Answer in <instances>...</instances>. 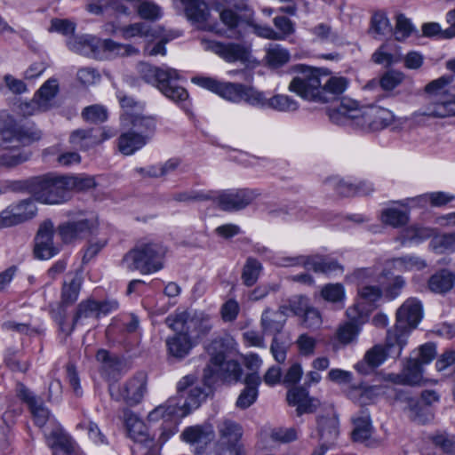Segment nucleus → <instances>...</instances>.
I'll return each mask as SVG.
<instances>
[{
	"label": "nucleus",
	"mask_w": 455,
	"mask_h": 455,
	"mask_svg": "<svg viewBox=\"0 0 455 455\" xmlns=\"http://www.w3.org/2000/svg\"><path fill=\"white\" fill-rule=\"evenodd\" d=\"M36 211L32 200H24L11 205L2 212V228L23 223L35 217Z\"/></svg>",
	"instance_id": "nucleus-20"
},
{
	"label": "nucleus",
	"mask_w": 455,
	"mask_h": 455,
	"mask_svg": "<svg viewBox=\"0 0 455 455\" xmlns=\"http://www.w3.org/2000/svg\"><path fill=\"white\" fill-rule=\"evenodd\" d=\"M165 255L166 248L163 244L141 243L124 255L122 265L129 271L139 270L143 275H148L164 267Z\"/></svg>",
	"instance_id": "nucleus-7"
},
{
	"label": "nucleus",
	"mask_w": 455,
	"mask_h": 455,
	"mask_svg": "<svg viewBox=\"0 0 455 455\" xmlns=\"http://www.w3.org/2000/svg\"><path fill=\"white\" fill-rule=\"evenodd\" d=\"M76 24L68 19H52L51 20L50 32H57L65 36H73Z\"/></svg>",
	"instance_id": "nucleus-62"
},
{
	"label": "nucleus",
	"mask_w": 455,
	"mask_h": 455,
	"mask_svg": "<svg viewBox=\"0 0 455 455\" xmlns=\"http://www.w3.org/2000/svg\"><path fill=\"white\" fill-rule=\"evenodd\" d=\"M47 443L52 449L53 455H72L74 452L69 438L59 430L47 436Z\"/></svg>",
	"instance_id": "nucleus-43"
},
{
	"label": "nucleus",
	"mask_w": 455,
	"mask_h": 455,
	"mask_svg": "<svg viewBox=\"0 0 455 455\" xmlns=\"http://www.w3.org/2000/svg\"><path fill=\"white\" fill-rule=\"evenodd\" d=\"M435 235V230L433 228L411 226L403 230L399 239L403 244L406 243H419Z\"/></svg>",
	"instance_id": "nucleus-44"
},
{
	"label": "nucleus",
	"mask_w": 455,
	"mask_h": 455,
	"mask_svg": "<svg viewBox=\"0 0 455 455\" xmlns=\"http://www.w3.org/2000/svg\"><path fill=\"white\" fill-rule=\"evenodd\" d=\"M358 294L359 300L364 304L366 307H370L371 311L374 307V303L381 298L382 291L376 285H364L359 289Z\"/></svg>",
	"instance_id": "nucleus-52"
},
{
	"label": "nucleus",
	"mask_w": 455,
	"mask_h": 455,
	"mask_svg": "<svg viewBox=\"0 0 455 455\" xmlns=\"http://www.w3.org/2000/svg\"><path fill=\"white\" fill-rule=\"evenodd\" d=\"M185 5L187 18L195 24H204L210 17V9L204 0H180Z\"/></svg>",
	"instance_id": "nucleus-36"
},
{
	"label": "nucleus",
	"mask_w": 455,
	"mask_h": 455,
	"mask_svg": "<svg viewBox=\"0 0 455 455\" xmlns=\"http://www.w3.org/2000/svg\"><path fill=\"white\" fill-rule=\"evenodd\" d=\"M180 161L177 158H172L164 164L150 166L146 170V174L149 177L160 178L173 173L180 166Z\"/></svg>",
	"instance_id": "nucleus-50"
},
{
	"label": "nucleus",
	"mask_w": 455,
	"mask_h": 455,
	"mask_svg": "<svg viewBox=\"0 0 455 455\" xmlns=\"http://www.w3.org/2000/svg\"><path fill=\"white\" fill-rule=\"evenodd\" d=\"M188 414V410L180 407V398L171 397L164 404L151 411L148 419L150 422L163 420L164 426L159 438L164 443L177 433L179 419Z\"/></svg>",
	"instance_id": "nucleus-14"
},
{
	"label": "nucleus",
	"mask_w": 455,
	"mask_h": 455,
	"mask_svg": "<svg viewBox=\"0 0 455 455\" xmlns=\"http://www.w3.org/2000/svg\"><path fill=\"white\" fill-rule=\"evenodd\" d=\"M165 323L172 331H185L196 342L212 329L211 315L204 311H182L169 315Z\"/></svg>",
	"instance_id": "nucleus-12"
},
{
	"label": "nucleus",
	"mask_w": 455,
	"mask_h": 455,
	"mask_svg": "<svg viewBox=\"0 0 455 455\" xmlns=\"http://www.w3.org/2000/svg\"><path fill=\"white\" fill-rule=\"evenodd\" d=\"M54 226L51 220L44 221L36 237L35 255L40 259H48L57 253L53 246L52 236Z\"/></svg>",
	"instance_id": "nucleus-22"
},
{
	"label": "nucleus",
	"mask_w": 455,
	"mask_h": 455,
	"mask_svg": "<svg viewBox=\"0 0 455 455\" xmlns=\"http://www.w3.org/2000/svg\"><path fill=\"white\" fill-rule=\"evenodd\" d=\"M181 436L187 443L206 445L214 439V431L209 424L196 425L187 427Z\"/></svg>",
	"instance_id": "nucleus-34"
},
{
	"label": "nucleus",
	"mask_w": 455,
	"mask_h": 455,
	"mask_svg": "<svg viewBox=\"0 0 455 455\" xmlns=\"http://www.w3.org/2000/svg\"><path fill=\"white\" fill-rule=\"evenodd\" d=\"M294 76L288 85V91L301 99L312 102L323 100L320 94L321 84L327 76V69L307 65L292 66Z\"/></svg>",
	"instance_id": "nucleus-8"
},
{
	"label": "nucleus",
	"mask_w": 455,
	"mask_h": 455,
	"mask_svg": "<svg viewBox=\"0 0 455 455\" xmlns=\"http://www.w3.org/2000/svg\"><path fill=\"white\" fill-rule=\"evenodd\" d=\"M295 345L300 355L310 357L315 354L317 345L316 339L307 333L299 335L295 341Z\"/></svg>",
	"instance_id": "nucleus-55"
},
{
	"label": "nucleus",
	"mask_w": 455,
	"mask_h": 455,
	"mask_svg": "<svg viewBox=\"0 0 455 455\" xmlns=\"http://www.w3.org/2000/svg\"><path fill=\"white\" fill-rule=\"evenodd\" d=\"M146 375L139 373L124 384L122 387L115 384L110 385V395L117 401H124L130 405H135L143 398L146 392Z\"/></svg>",
	"instance_id": "nucleus-18"
},
{
	"label": "nucleus",
	"mask_w": 455,
	"mask_h": 455,
	"mask_svg": "<svg viewBox=\"0 0 455 455\" xmlns=\"http://www.w3.org/2000/svg\"><path fill=\"white\" fill-rule=\"evenodd\" d=\"M309 270L314 272L331 273L337 270H342L340 265L336 261L323 259L318 257H310Z\"/></svg>",
	"instance_id": "nucleus-61"
},
{
	"label": "nucleus",
	"mask_w": 455,
	"mask_h": 455,
	"mask_svg": "<svg viewBox=\"0 0 455 455\" xmlns=\"http://www.w3.org/2000/svg\"><path fill=\"white\" fill-rule=\"evenodd\" d=\"M201 46L205 50L212 53L218 55H225L227 53H230L235 55L234 57H246L245 50L235 44H229L225 45L221 43L210 40L207 38H201L200 40Z\"/></svg>",
	"instance_id": "nucleus-39"
},
{
	"label": "nucleus",
	"mask_w": 455,
	"mask_h": 455,
	"mask_svg": "<svg viewBox=\"0 0 455 455\" xmlns=\"http://www.w3.org/2000/svg\"><path fill=\"white\" fill-rule=\"evenodd\" d=\"M59 92L58 81L50 78L43 84L34 96V103L39 111H47L53 105V100Z\"/></svg>",
	"instance_id": "nucleus-31"
},
{
	"label": "nucleus",
	"mask_w": 455,
	"mask_h": 455,
	"mask_svg": "<svg viewBox=\"0 0 455 455\" xmlns=\"http://www.w3.org/2000/svg\"><path fill=\"white\" fill-rule=\"evenodd\" d=\"M256 190L242 188L209 193V199L215 201L225 211H239L251 204L258 196Z\"/></svg>",
	"instance_id": "nucleus-17"
},
{
	"label": "nucleus",
	"mask_w": 455,
	"mask_h": 455,
	"mask_svg": "<svg viewBox=\"0 0 455 455\" xmlns=\"http://www.w3.org/2000/svg\"><path fill=\"white\" fill-rule=\"evenodd\" d=\"M423 365L417 359H409L401 374H388L387 379L395 384L418 385L422 379Z\"/></svg>",
	"instance_id": "nucleus-27"
},
{
	"label": "nucleus",
	"mask_w": 455,
	"mask_h": 455,
	"mask_svg": "<svg viewBox=\"0 0 455 455\" xmlns=\"http://www.w3.org/2000/svg\"><path fill=\"white\" fill-rule=\"evenodd\" d=\"M422 315L421 302L415 298L406 299L397 309L395 330L389 331L387 336V348L390 355H401L410 331L417 327Z\"/></svg>",
	"instance_id": "nucleus-5"
},
{
	"label": "nucleus",
	"mask_w": 455,
	"mask_h": 455,
	"mask_svg": "<svg viewBox=\"0 0 455 455\" xmlns=\"http://www.w3.org/2000/svg\"><path fill=\"white\" fill-rule=\"evenodd\" d=\"M254 107L280 113H293L299 110V103L287 94L276 93L267 97L264 92L258 90Z\"/></svg>",
	"instance_id": "nucleus-19"
},
{
	"label": "nucleus",
	"mask_w": 455,
	"mask_h": 455,
	"mask_svg": "<svg viewBox=\"0 0 455 455\" xmlns=\"http://www.w3.org/2000/svg\"><path fill=\"white\" fill-rule=\"evenodd\" d=\"M84 118L91 123H102L108 118L107 109L100 105L87 107L83 111Z\"/></svg>",
	"instance_id": "nucleus-64"
},
{
	"label": "nucleus",
	"mask_w": 455,
	"mask_h": 455,
	"mask_svg": "<svg viewBox=\"0 0 455 455\" xmlns=\"http://www.w3.org/2000/svg\"><path fill=\"white\" fill-rule=\"evenodd\" d=\"M353 440L359 443H366L369 441L373 433V427L369 411L367 410H361L353 417Z\"/></svg>",
	"instance_id": "nucleus-32"
},
{
	"label": "nucleus",
	"mask_w": 455,
	"mask_h": 455,
	"mask_svg": "<svg viewBox=\"0 0 455 455\" xmlns=\"http://www.w3.org/2000/svg\"><path fill=\"white\" fill-rule=\"evenodd\" d=\"M235 340L228 335L215 338L207 347L210 361L204 369V378L207 385L212 384V379L216 377L226 380H238L242 369L235 360H227L229 354L236 350Z\"/></svg>",
	"instance_id": "nucleus-3"
},
{
	"label": "nucleus",
	"mask_w": 455,
	"mask_h": 455,
	"mask_svg": "<svg viewBox=\"0 0 455 455\" xmlns=\"http://www.w3.org/2000/svg\"><path fill=\"white\" fill-rule=\"evenodd\" d=\"M430 245L434 250L440 252L455 251V233L435 235Z\"/></svg>",
	"instance_id": "nucleus-58"
},
{
	"label": "nucleus",
	"mask_w": 455,
	"mask_h": 455,
	"mask_svg": "<svg viewBox=\"0 0 455 455\" xmlns=\"http://www.w3.org/2000/svg\"><path fill=\"white\" fill-rule=\"evenodd\" d=\"M262 270L261 264L255 259H248L242 274V280L246 286H252Z\"/></svg>",
	"instance_id": "nucleus-51"
},
{
	"label": "nucleus",
	"mask_w": 455,
	"mask_h": 455,
	"mask_svg": "<svg viewBox=\"0 0 455 455\" xmlns=\"http://www.w3.org/2000/svg\"><path fill=\"white\" fill-rule=\"evenodd\" d=\"M81 284L82 279L77 274L68 283L65 282L61 292L62 302L65 304L74 303L78 298Z\"/></svg>",
	"instance_id": "nucleus-48"
},
{
	"label": "nucleus",
	"mask_w": 455,
	"mask_h": 455,
	"mask_svg": "<svg viewBox=\"0 0 455 455\" xmlns=\"http://www.w3.org/2000/svg\"><path fill=\"white\" fill-rule=\"evenodd\" d=\"M348 85V80L340 76H332L327 70V76L324 77L321 84L320 94L323 96V100H319V103H325L334 99L338 95L343 93Z\"/></svg>",
	"instance_id": "nucleus-29"
},
{
	"label": "nucleus",
	"mask_w": 455,
	"mask_h": 455,
	"mask_svg": "<svg viewBox=\"0 0 455 455\" xmlns=\"http://www.w3.org/2000/svg\"><path fill=\"white\" fill-rule=\"evenodd\" d=\"M274 265L281 267H291L302 266L307 270H309L310 267V257L308 256H287V255H277L273 259Z\"/></svg>",
	"instance_id": "nucleus-49"
},
{
	"label": "nucleus",
	"mask_w": 455,
	"mask_h": 455,
	"mask_svg": "<svg viewBox=\"0 0 455 455\" xmlns=\"http://www.w3.org/2000/svg\"><path fill=\"white\" fill-rule=\"evenodd\" d=\"M329 116L338 124H348L367 132L384 130L395 121L391 110L377 105L359 107L352 99H342L330 110Z\"/></svg>",
	"instance_id": "nucleus-1"
},
{
	"label": "nucleus",
	"mask_w": 455,
	"mask_h": 455,
	"mask_svg": "<svg viewBox=\"0 0 455 455\" xmlns=\"http://www.w3.org/2000/svg\"><path fill=\"white\" fill-rule=\"evenodd\" d=\"M97 226L98 221L95 218L80 214L60 224L57 232L63 243H72L85 238Z\"/></svg>",
	"instance_id": "nucleus-16"
},
{
	"label": "nucleus",
	"mask_w": 455,
	"mask_h": 455,
	"mask_svg": "<svg viewBox=\"0 0 455 455\" xmlns=\"http://www.w3.org/2000/svg\"><path fill=\"white\" fill-rule=\"evenodd\" d=\"M287 401L290 405L297 406L298 415L305 412H310L315 404L314 400L308 397V392L305 387H296L290 389L287 393Z\"/></svg>",
	"instance_id": "nucleus-37"
},
{
	"label": "nucleus",
	"mask_w": 455,
	"mask_h": 455,
	"mask_svg": "<svg viewBox=\"0 0 455 455\" xmlns=\"http://www.w3.org/2000/svg\"><path fill=\"white\" fill-rule=\"evenodd\" d=\"M395 37L387 39L381 46L372 54L371 57H403ZM403 57H422L420 53L413 51L408 52Z\"/></svg>",
	"instance_id": "nucleus-46"
},
{
	"label": "nucleus",
	"mask_w": 455,
	"mask_h": 455,
	"mask_svg": "<svg viewBox=\"0 0 455 455\" xmlns=\"http://www.w3.org/2000/svg\"><path fill=\"white\" fill-rule=\"evenodd\" d=\"M204 396L205 393L203 388L198 386L192 387L188 390V397L182 403L180 402V407L188 409L189 414L192 410L199 406Z\"/></svg>",
	"instance_id": "nucleus-57"
},
{
	"label": "nucleus",
	"mask_w": 455,
	"mask_h": 455,
	"mask_svg": "<svg viewBox=\"0 0 455 455\" xmlns=\"http://www.w3.org/2000/svg\"><path fill=\"white\" fill-rule=\"evenodd\" d=\"M219 445L235 455H245L241 443L243 435L242 425L231 419L221 418L216 422Z\"/></svg>",
	"instance_id": "nucleus-15"
},
{
	"label": "nucleus",
	"mask_w": 455,
	"mask_h": 455,
	"mask_svg": "<svg viewBox=\"0 0 455 455\" xmlns=\"http://www.w3.org/2000/svg\"><path fill=\"white\" fill-rule=\"evenodd\" d=\"M123 108L121 116L122 126L137 134L147 136L148 140L156 127L155 116L144 113L145 104L126 95H118Z\"/></svg>",
	"instance_id": "nucleus-10"
},
{
	"label": "nucleus",
	"mask_w": 455,
	"mask_h": 455,
	"mask_svg": "<svg viewBox=\"0 0 455 455\" xmlns=\"http://www.w3.org/2000/svg\"><path fill=\"white\" fill-rule=\"evenodd\" d=\"M147 136L130 131L123 133L118 140V148L125 156L132 155L148 143Z\"/></svg>",
	"instance_id": "nucleus-38"
},
{
	"label": "nucleus",
	"mask_w": 455,
	"mask_h": 455,
	"mask_svg": "<svg viewBox=\"0 0 455 455\" xmlns=\"http://www.w3.org/2000/svg\"><path fill=\"white\" fill-rule=\"evenodd\" d=\"M114 136V132L106 128L97 130H76L70 135V142L81 148H89Z\"/></svg>",
	"instance_id": "nucleus-24"
},
{
	"label": "nucleus",
	"mask_w": 455,
	"mask_h": 455,
	"mask_svg": "<svg viewBox=\"0 0 455 455\" xmlns=\"http://www.w3.org/2000/svg\"><path fill=\"white\" fill-rule=\"evenodd\" d=\"M455 275L448 270H441L428 280V288L435 293H445L454 285Z\"/></svg>",
	"instance_id": "nucleus-42"
},
{
	"label": "nucleus",
	"mask_w": 455,
	"mask_h": 455,
	"mask_svg": "<svg viewBox=\"0 0 455 455\" xmlns=\"http://www.w3.org/2000/svg\"><path fill=\"white\" fill-rule=\"evenodd\" d=\"M41 137V131L35 126L20 127L12 120L6 122L2 128V166L12 167L25 162L28 156L20 151V146Z\"/></svg>",
	"instance_id": "nucleus-4"
},
{
	"label": "nucleus",
	"mask_w": 455,
	"mask_h": 455,
	"mask_svg": "<svg viewBox=\"0 0 455 455\" xmlns=\"http://www.w3.org/2000/svg\"><path fill=\"white\" fill-rule=\"evenodd\" d=\"M191 82L202 88L207 89L232 103L242 101L254 107L258 90L238 83L220 82L212 77L194 76Z\"/></svg>",
	"instance_id": "nucleus-11"
},
{
	"label": "nucleus",
	"mask_w": 455,
	"mask_h": 455,
	"mask_svg": "<svg viewBox=\"0 0 455 455\" xmlns=\"http://www.w3.org/2000/svg\"><path fill=\"white\" fill-rule=\"evenodd\" d=\"M392 26L386 13L383 12H376L371 19V26L369 34L376 36H384L391 34Z\"/></svg>",
	"instance_id": "nucleus-47"
},
{
	"label": "nucleus",
	"mask_w": 455,
	"mask_h": 455,
	"mask_svg": "<svg viewBox=\"0 0 455 455\" xmlns=\"http://www.w3.org/2000/svg\"><path fill=\"white\" fill-rule=\"evenodd\" d=\"M370 312L371 308L358 300L347 309V316L350 320L348 323H356L360 327L367 320Z\"/></svg>",
	"instance_id": "nucleus-53"
},
{
	"label": "nucleus",
	"mask_w": 455,
	"mask_h": 455,
	"mask_svg": "<svg viewBox=\"0 0 455 455\" xmlns=\"http://www.w3.org/2000/svg\"><path fill=\"white\" fill-rule=\"evenodd\" d=\"M414 31L411 21L403 13L396 16L395 36L397 40H404Z\"/></svg>",
	"instance_id": "nucleus-59"
},
{
	"label": "nucleus",
	"mask_w": 455,
	"mask_h": 455,
	"mask_svg": "<svg viewBox=\"0 0 455 455\" xmlns=\"http://www.w3.org/2000/svg\"><path fill=\"white\" fill-rule=\"evenodd\" d=\"M66 178L67 183H70L68 185L69 193L74 189L86 190L96 186L95 179L91 176H66Z\"/></svg>",
	"instance_id": "nucleus-60"
},
{
	"label": "nucleus",
	"mask_w": 455,
	"mask_h": 455,
	"mask_svg": "<svg viewBox=\"0 0 455 455\" xmlns=\"http://www.w3.org/2000/svg\"><path fill=\"white\" fill-rule=\"evenodd\" d=\"M98 309L97 301L94 299H88L81 301L73 316L72 325L67 329L60 323L61 331L69 334L76 326L89 324L96 321L100 317Z\"/></svg>",
	"instance_id": "nucleus-23"
},
{
	"label": "nucleus",
	"mask_w": 455,
	"mask_h": 455,
	"mask_svg": "<svg viewBox=\"0 0 455 455\" xmlns=\"http://www.w3.org/2000/svg\"><path fill=\"white\" fill-rule=\"evenodd\" d=\"M391 269L396 271H420L427 267L426 260L417 255H405L399 258H395L388 262Z\"/></svg>",
	"instance_id": "nucleus-40"
},
{
	"label": "nucleus",
	"mask_w": 455,
	"mask_h": 455,
	"mask_svg": "<svg viewBox=\"0 0 455 455\" xmlns=\"http://www.w3.org/2000/svg\"><path fill=\"white\" fill-rule=\"evenodd\" d=\"M138 70L140 77L146 83L156 87L171 100L179 103L188 99L187 90L175 84L180 79L178 70L171 68L154 67L147 62H140Z\"/></svg>",
	"instance_id": "nucleus-6"
},
{
	"label": "nucleus",
	"mask_w": 455,
	"mask_h": 455,
	"mask_svg": "<svg viewBox=\"0 0 455 455\" xmlns=\"http://www.w3.org/2000/svg\"><path fill=\"white\" fill-rule=\"evenodd\" d=\"M449 70L455 73V59L446 63ZM452 77L441 76L429 82L425 86V93L430 100V103L413 112L410 119L415 124H420L428 118H443L455 116V93L452 92L451 84Z\"/></svg>",
	"instance_id": "nucleus-2"
},
{
	"label": "nucleus",
	"mask_w": 455,
	"mask_h": 455,
	"mask_svg": "<svg viewBox=\"0 0 455 455\" xmlns=\"http://www.w3.org/2000/svg\"><path fill=\"white\" fill-rule=\"evenodd\" d=\"M261 382L259 374L250 373L245 377V388L242 391L236 400V406L240 409L250 407L257 399L258 387Z\"/></svg>",
	"instance_id": "nucleus-35"
},
{
	"label": "nucleus",
	"mask_w": 455,
	"mask_h": 455,
	"mask_svg": "<svg viewBox=\"0 0 455 455\" xmlns=\"http://www.w3.org/2000/svg\"><path fill=\"white\" fill-rule=\"evenodd\" d=\"M322 297L330 302L341 301L345 297L343 285L340 283H329L323 287L321 291Z\"/></svg>",
	"instance_id": "nucleus-63"
},
{
	"label": "nucleus",
	"mask_w": 455,
	"mask_h": 455,
	"mask_svg": "<svg viewBox=\"0 0 455 455\" xmlns=\"http://www.w3.org/2000/svg\"><path fill=\"white\" fill-rule=\"evenodd\" d=\"M385 394V387L382 386H359L349 391V397L359 404L371 403L377 396Z\"/></svg>",
	"instance_id": "nucleus-41"
},
{
	"label": "nucleus",
	"mask_w": 455,
	"mask_h": 455,
	"mask_svg": "<svg viewBox=\"0 0 455 455\" xmlns=\"http://www.w3.org/2000/svg\"><path fill=\"white\" fill-rule=\"evenodd\" d=\"M66 176L46 174L34 178L29 185L33 197L44 204H60L70 199Z\"/></svg>",
	"instance_id": "nucleus-9"
},
{
	"label": "nucleus",
	"mask_w": 455,
	"mask_h": 455,
	"mask_svg": "<svg viewBox=\"0 0 455 455\" xmlns=\"http://www.w3.org/2000/svg\"><path fill=\"white\" fill-rule=\"evenodd\" d=\"M433 443L441 448L443 452L455 455V437L447 433H436L429 437Z\"/></svg>",
	"instance_id": "nucleus-56"
},
{
	"label": "nucleus",
	"mask_w": 455,
	"mask_h": 455,
	"mask_svg": "<svg viewBox=\"0 0 455 455\" xmlns=\"http://www.w3.org/2000/svg\"><path fill=\"white\" fill-rule=\"evenodd\" d=\"M18 394L19 396L28 404L36 425L39 427L44 426L49 419L50 413L48 409L43 404L42 401L34 396L23 385L19 386Z\"/></svg>",
	"instance_id": "nucleus-28"
},
{
	"label": "nucleus",
	"mask_w": 455,
	"mask_h": 455,
	"mask_svg": "<svg viewBox=\"0 0 455 455\" xmlns=\"http://www.w3.org/2000/svg\"><path fill=\"white\" fill-rule=\"evenodd\" d=\"M339 435V419L335 415L321 417L317 419V436L319 442H325L334 445Z\"/></svg>",
	"instance_id": "nucleus-33"
},
{
	"label": "nucleus",
	"mask_w": 455,
	"mask_h": 455,
	"mask_svg": "<svg viewBox=\"0 0 455 455\" xmlns=\"http://www.w3.org/2000/svg\"><path fill=\"white\" fill-rule=\"evenodd\" d=\"M68 47L76 54H99L100 52H116L136 55L137 49L129 44H120L111 39H101L92 35L73 36L67 42Z\"/></svg>",
	"instance_id": "nucleus-13"
},
{
	"label": "nucleus",
	"mask_w": 455,
	"mask_h": 455,
	"mask_svg": "<svg viewBox=\"0 0 455 455\" xmlns=\"http://www.w3.org/2000/svg\"><path fill=\"white\" fill-rule=\"evenodd\" d=\"M380 220L382 223L393 228H400L408 223L409 212L402 211L395 207H387L381 211Z\"/></svg>",
	"instance_id": "nucleus-45"
},
{
	"label": "nucleus",
	"mask_w": 455,
	"mask_h": 455,
	"mask_svg": "<svg viewBox=\"0 0 455 455\" xmlns=\"http://www.w3.org/2000/svg\"><path fill=\"white\" fill-rule=\"evenodd\" d=\"M123 420L127 436L131 440L141 444L152 443L153 439L146 424L136 413L130 410H124L123 411Z\"/></svg>",
	"instance_id": "nucleus-21"
},
{
	"label": "nucleus",
	"mask_w": 455,
	"mask_h": 455,
	"mask_svg": "<svg viewBox=\"0 0 455 455\" xmlns=\"http://www.w3.org/2000/svg\"><path fill=\"white\" fill-rule=\"evenodd\" d=\"M174 331L175 334L166 339V347L171 355L182 359L190 353L197 342L185 331Z\"/></svg>",
	"instance_id": "nucleus-26"
},
{
	"label": "nucleus",
	"mask_w": 455,
	"mask_h": 455,
	"mask_svg": "<svg viewBox=\"0 0 455 455\" xmlns=\"http://www.w3.org/2000/svg\"><path fill=\"white\" fill-rule=\"evenodd\" d=\"M360 332V327L356 323H346L341 325L337 331L338 340L347 345L354 342Z\"/></svg>",
	"instance_id": "nucleus-54"
},
{
	"label": "nucleus",
	"mask_w": 455,
	"mask_h": 455,
	"mask_svg": "<svg viewBox=\"0 0 455 455\" xmlns=\"http://www.w3.org/2000/svg\"><path fill=\"white\" fill-rule=\"evenodd\" d=\"M387 353L381 346H374L369 349L362 361L355 365V369L363 375L370 374L375 368L383 363Z\"/></svg>",
	"instance_id": "nucleus-30"
},
{
	"label": "nucleus",
	"mask_w": 455,
	"mask_h": 455,
	"mask_svg": "<svg viewBox=\"0 0 455 455\" xmlns=\"http://www.w3.org/2000/svg\"><path fill=\"white\" fill-rule=\"evenodd\" d=\"M287 309L285 305L279 307L278 310L266 308L260 318V326L263 333L276 335L282 331L287 318Z\"/></svg>",
	"instance_id": "nucleus-25"
}]
</instances>
